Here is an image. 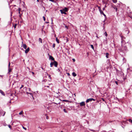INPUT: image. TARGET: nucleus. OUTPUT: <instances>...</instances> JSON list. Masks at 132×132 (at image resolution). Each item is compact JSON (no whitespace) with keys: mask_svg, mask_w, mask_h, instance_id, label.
<instances>
[{"mask_svg":"<svg viewBox=\"0 0 132 132\" xmlns=\"http://www.w3.org/2000/svg\"><path fill=\"white\" fill-rule=\"evenodd\" d=\"M45 115L46 116V119H48V117L47 116L46 114H45Z\"/></svg>","mask_w":132,"mask_h":132,"instance_id":"c756f323","label":"nucleus"},{"mask_svg":"<svg viewBox=\"0 0 132 132\" xmlns=\"http://www.w3.org/2000/svg\"><path fill=\"white\" fill-rule=\"evenodd\" d=\"M125 32L126 33H129V31L127 27L125 26Z\"/></svg>","mask_w":132,"mask_h":132,"instance_id":"20e7f679","label":"nucleus"},{"mask_svg":"<svg viewBox=\"0 0 132 132\" xmlns=\"http://www.w3.org/2000/svg\"><path fill=\"white\" fill-rule=\"evenodd\" d=\"M112 7H113L114 9L116 11H117V8L116 7V6H112Z\"/></svg>","mask_w":132,"mask_h":132,"instance_id":"9b49d317","label":"nucleus"},{"mask_svg":"<svg viewBox=\"0 0 132 132\" xmlns=\"http://www.w3.org/2000/svg\"><path fill=\"white\" fill-rule=\"evenodd\" d=\"M54 64L53 62H51L50 63V65L51 67H52Z\"/></svg>","mask_w":132,"mask_h":132,"instance_id":"f3484780","label":"nucleus"},{"mask_svg":"<svg viewBox=\"0 0 132 132\" xmlns=\"http://www.w3.org/2000/svg\"><path fill=\"white\" fill-rule=\"evenodd\" d=\"M5 112H4V114H3V116H4V115H5Z\"/></svg>","mask_w":132,"mask_h":132,"instance_id":"37998d69","label":"nucleus"},{"mask_svg":"<svg viewBox=\"0 0 132 132\" xmlns=\"http://www.w3.org/2000/svg\"><path fill=\"white\" fill-rule=\"evenodd\" d=\"M10 129H12V127L10 125H8Z\"/></svg>","mask_w":132,"mask_h":132,"instance_id":"412c9836","label":"nucleus"},{"mask_svg":"<svg viewBox=\"0 0 132 132\" xmlns=\"http://www.w3.org/2000/svg\"><path fill=\"white\" fill-rule=\"evenodd\" d=\"M49 77L51 79V75H48Z\"/></svg>","mask_w":132,"mask_h":132,"instance_id":"79ce46f5","label":"nucleus"},{"mask_svg":"<svg viewBox=\"0 0 132 132\" xmlns=\"http://www.w3.org/2000/svg\"><path fill=\"white\" fill-rule=\"evenodd\" d=\"M68 75H69V73H68Z\"/></svg>","mask_w":132,"mask_h":132,"instance_id":"338daca9","label":"nucleus"},{"mask_svg":"<svg viewBox=\"0 0 132 132\" xmlns=\"http://www.w3.org/2000/svg\"><path fill=\"white\" fill-rule=\"evenodd\" d=\"M63 101L66 102H69V101L65 100H63Z\"/></svg>","mask_w":132,"mask_h":132,"instance_id":"a878e982","label":"nucleus"},{"mask_svg":"<svg viewBox=\"0 0 132 132\" xmlns=\"http://www.w3.org/2000/svg\"><path fill=\"white\" fill-rule=\"evenodd\" d=\"M102 100H103V101H104V98H102Z\"/></svg>","mask_w":132,"mask_h":132,"instance_id":"a18cd8bd","label":"nucleus"},{"mask_svg":"<svg viewBox=\"0 0 132 132\" xmlns=\"http://www.w3.org/2000/svg\"><path fill=\"white\" fill-rule=\"evenodd\" d=\"M80 106H85V103L84 102H82L80 103Z\"/></svg>","mask_w":132,"mask_h":132,"instance_id":"7ed1b4c3","label":"nucleus"},{"mask_svg":"<svg viewBox=\"0 0 132 132\" xmlns=\"http://www.w3.org/2000/svg\"><path fill=\"white\" fill-rule=\"evenodd\" d=\"M60 11L62 14H66V12L63 11V10H60Z\"/></svg>","mask_w":132,"mask_h":132,"instance_id":"6e6552de","label":"nucleus"},{"mask_svg":"<svg viewBox=\"0 0 132 132\" xmlns=\"http://www.w3.org/2000/svg\"><path fill=\"white\" fill-rule=\"evenodd\" d=\"M0 93L3 95H5V94L4 92L1 90H0Z\"/></svg>","mask_w":132,"mask_h":132,"instance_id":"ddd939ff","label":"nucleus"},{"mask_svg":"<svg viewBox=\"0 0 132 132\" xmlns=\"http://www.w3.org/2000/svg\"><path fill=\"white\" fill-rule=\"evenodd\" d=\"M72 75L74 77H75L76 76V74L75 72H73L72 73Z\"/></svg>","mask_w":132,"mask_h":132,"instance_id":"2eb2a0df","label":"nucleus"},{"mask_svg":"<svg viewBox=\"0 0 132 132\" xmlns=\"http://www.w3.org/2000/svg\"><path fill=\"white\" fill-rule=\"evenodd\" d=\"M123 42V41H122H122H121V43H122V42Z\"/></svg>","mask_w":132,"mask_h":132,"instance_id":"e2e57ef3","label":"nucleus"},{"mask_svg":"<svg viewBox=\"0 0 132 132\" xmlns=\"http://www.w3.org/2000/svg\"><path fill=\"white\" fill-rule=\"evenodd\" d=\"M53 62H54V64L53 65H54V66L55 67H57V65H58L57 62L55 61H54Z\"/></svg>","mask_w":132,"mask_h":132,"instance_id":"39448f33","label":"nucleus"},{"mask_svg":"<svg viewBox=\"0 0 132 132\" xmlns=\"http://www.w3.org/2000/svg\"><path fill=\"white\" fill-rule=\"evenodd\" d=\"M47 109H49V108H48H48H47Z\"/></svg>","mask_w":132,"mask_h":132,"instance_id":"4d7b16f0","label":"nucleus"},{"mask_svg":"<svg viewBox=\"0 0 132 132\" xmlns=\"http://www.w3.org/2000/svg\"><path fill=\"white\" fill-rule=\"evenodd\" d=\"M96 37L98 38V37H97V36H96Z\"/></svg>","mask_w":132,"mask_h":132,"instance_id":"69168bd1","label":"nucleus"},{"mask_svg":"<svg viewBox=\"0 0 132 132\" xmlns=\"http://www.w3.org/2000/svg\"><path fill=\"white\" fill-rule=\"evenodd\" d=\"M23 113V111H22L21 112H20L19 113V115H21L22 114V113Z\"/></svg>","mask_w":132,"mask_h":132,"instance_id":"b1692460","label":"nucleus"},{"mask_svg":"<svg viewBox=\"0 0 132 132\" xmlns=\"http://www.w3.org/2000/svg\"><path fill=\"white\" fill-rule=\"evenodd\" d=\"M49 59H51L52 61H54V58L52 57V56H49Z\"/></svg>","mask_w":132,"mask_h":132,"instance_id":"423d86ee","label":"nucleus"},{"mask_svg":"<svg viewBox=\"0 0 132 132\" xmlns=\"http://www.w3.org/2000/svg\"><path fill=\"white\" fill-rule=\"evenodd\" d=\"M106 57L107 58H108V56L109 55V53H106Z\"/></svg>","mask_w":132,"mask_h":132,"instance_id":"a211bd4d","label":"nucleus"},{"mask_svg":"<svg viewBox=\"0 0 132 132\" xmlns=\"http://www.w3.org/2000/svg\"><path fill=\"white\" fill-rule=\"evenodd\" d=\"M27 94H30V95H31L32 96V97H33V96L32 95V94L31 93H29V92H27Z\"/></svg>","mask_w":132,"mask_h":132,"instance_id":"5701e85b","label":"nucleus"},{"mask_svg":"<svg viewBox=\"0 0 132 132\" xmlns=\"http://www.w3.org/2000/svg\"><path fill=\"white\" fill-rule=\"evenodd\" d=\"M39 42H40L41 43H42V39L40 38H39Z\"/></svg>","mask_w":132,"mask_h":132,"instance_id":"aec40b11","label":"nucleus"},{"mask_svg":"<svg viewBox=\"0 0 132 132\" xmlns=\"http://www.w3.org/2000/svg\"><path fill=\"white\" fill-rule=\"evenodd\" d=\"M48 55H49V56H50V54H48Z\"/></svg>","mask_w":132,"mask_h":132,"instance_id":"680f3d73","label":"nucleus"},{"mask_svg":"<svg viewBox=\"0 0 132 132\" xmlns=\"http://www.w3.org/2000/svg\"><path fill=\"white\" fill-rule=\"evenodd\" d=\"M55 44H54V43L53 44V48H54V47H55Z\"/></svg>","mask_w":132,"mask_h":132,"instance_id":"bb28decb","label":"nucleus"},{"mask_svg":"<svg viewBox=\"0 0 132 132\" xmlns=\"http://www.w3.org/2000/svg\"><path fill=\"white\" fill-rule=\"evenodd\" d=\"M17 25V24H15L14 25L13 24V27H14V29L16 28Z\"/></svg>","mask_w":132,"mask_h":132,"instance_id":"4468645a","label":"nucleus"},{"mask_svg":"<svg viewBox=\"0 0 132 132\" xmlns=\"http://www.w3.org/2000/svg\"><path fill=\"white\" fill-rule=\"evenodd\" d=\"M23 48L25 49H26L27 48V46L26 44H23L22 46Z\"/></svg>","mask_w":132,"mask_h":132,"instance_id":"9d476101","label":"nucleus"},{"mask_svg":"<svg viewBox=\"0 0 132 132\" xmlns=\"http://www.w3.org/2000/svg\"><path fill=\"white\" fill-rule=\"evenodd\" d=\"M3 76H1L0 75V77H1L2 78V77H3Z\"/></svg>","mask_w":132,"mask_h":132,"instance_id":"de8ad7c7","label":"nucleus"},{"mask_svg":"<svg viewBox=\"0 0 132 132\" xmlns=\"http://www.w3.org/2000/svg\"><path fill=\"white\" fill-rule=\"evenodd\" d=\"M63 111L65 113H67V111H66V110L65 109H63Z\"/></svg>","mask_w":132,"mask_h":132,"instance_id":"c85d7f7f","label":"nucleus"},{"mask_svg":"<svg viewBox=\"0 0 132 132\" xmlns=\"http://www.w3.org/2000/svg\"><path fill=\"white\" fill-rule=\"evenodd\" d=\"M12 70V68H9L8 72V74H10V72Z\"/></svg>","mask_w":132,"mask_h":132,"instance_id":"f8f14e48","label":"nucleus"},{"mask_svg":"<svg viewBox=\"0 0 132 132\" xmlns=\"http://www.w3.org/2000/svg\"><path fill=\"white\" fill-rule=\"evenodd\" d=\"M72 60H73V61L74 62H75V59H72Z\"/></svg>","mask_w":132,"mask_h":132,"instance_id":"58836bf2","label":"nucleus"},{"mask_svg":"<svg viewBox=\"0 0 132 132\" xmlns=\"http://www.w3.org/2000/svg\"><path fill=\"white\" fill-rule=\"evenodd\" d=\"M37 1L38 2H39V0H37Z\"/></svg>","mask_w":132,"mask_h":132,"instance_id":"3c124183","label":"nucleus"},{"mask_svg":"<svg viewBox=\"0 0 132 132\" xmlns=\"http://www.w3.org/2000/svg\"><path fill=\"white\" fill-rule=\"evenodd\" d=\"M21 16V15L20 14V15H19V16L20 17Z\"/></svg>","mask_w":132,"mask_h":132,"instance_id":"6e6d98bb","label":"nucleus"},{"mask_svg":"<svg viewBox=\"0 0 132 132\" xmlns=\"http://www.w3.org/2000/svg\"><path fill=\"white\" fill-rule=\"evenodd\" d=\"M99 10L101 14H103L105 17L106 16V15L101 10L100 8L99 9Z\"/></svg>","mask_w":132,"mask_h":132,"instance_id":"f03ea898","label":"nucleus"},{"mask_svg":"<svg viewBox=\"0 0 132 132\" xmlns=\"http://www.w3.org/2000/svg\"><path fill=\"white\" fill-rule=\"evenodd\" d=\"M50 0V1H51V2H54V0Z\"/></svg>","mask_w":132,"mask_h":132,"instance_id":"f704fd0d","label":"nucleus"},{"mask_svg":"<svg viewBox=\"0 0 132 132\" xmlns=\"http://www.w3.org/2000/svg\"><path fill=\"white\" fill-rule=\"evenodd\" d=\"M90 130L91 131H93V130Z\"/></svg>","mask_w":132,"mask_h":132,"instance_id":"13d9d810","label":"nucleus"},{"mask_svg":"<svg viewBox=\"0 0 132 132\" xmlns=\"http://www.w3.org/2000/svg\"><path fill=\"white\" fill-rule=\"evenodd\" d=\"M24 86L23 85H22V86H21V87L20 88V89H21L22 87H23Z\"/></svg>","mask_w":132,"mask_h":132,"instance_id":"a19ab883","label":"nucleus"},{"mask_svg":"<svg viewBox=\"0 0 132 132\" xmlns=\"http://www.w3.org/2000/svg\"><path fill=\"white\" fill-rule=\"evenodd\" d=\"M11 101H10V102H9V103H11Z\"/></svg>","mask_w":132,"mask_h":132,"instance_id":"0e129e2a","label":"nucleus"},{"mask_svg":"<svg viewBox=\"0 0 132 132\" xmlns=\"http://www.w3.org/2000/svg\"><path fill=\"white\" fill-rule=\"evenodd\" d=\"M43 19L44 20V21H45V17L44 16H43Z\"/></svg>","mask_w":132,"mask_h":132,"instance_id":"473e14b6","label":"nucleus"},{"mask_svg":"<svg viewBox=\"0 0 132 132\" xmlns=\"http://www.w3.org/2000/svg\"><path fill=\"white\" fill-rule=\"evenodd\" d=\"M56 40L58 43H59V40L57 38V37L56 38Z\"/></svg>","mask_w":132,"mask_h":132,"instance_id":"dca6fc26","label":"nucleus"},{"mask_svg":"<svg viewBox=\"0 0 132 132\" xmlns=\"http://www.w3.org/2000/svg\"><path fill=\"white\" fill-rule=\"evenodd\" d=\"M29 51V48L28 47L27 49L25 51V52L26 53H27Z\"/></svg>","mask_w":132,"mask_h":132,"instance_id":"0eeeda50","label":"nucleus"},{"mask_svg":"<svg viewBox=\"0 0 132 132\" xmlns=\"http://www.w3.org/2000/svg\"><path fill=\"white\" fill-rule=\"evenodd\" d=\"M90 46H91V48L94 50V46H93V45H90Z\"/></svg>","mask_w":132,"mask_h":132,"instance_id":"393cba45","label":"nucleus"},{"mask_svg":"<svg viewBox=\"0 0 132 132\" xmlns=\"http://www.w3.org/2000/svg\"><path fill=\"white\" fill-rule=\"evenodd\" d=\"M112 1L114 3H116L117 2V0H112Z\"/></svg>","mask_w":132,"mask_h":132,"instance_id":"4be33fe9","label":"nucleus"},{"mask_svg":"<svg viewBox=\"0 0 132 132\" xmlns=\"http://www.w3.org/2000/svg\"><path fill=\"white\" fill-rule=\"evenodd\" d=\"M50 85V84H49L48 85H44V88H45L46 87H49V85Z\"/></svg>","mask_w":132,"mask_h":132,"instance_id":"6ab92c4d","label":"nucleus"},{"mask_svg":"<svg viewBox=\"0 0 132 132\" xmlns=\"http://www.w3.org/2000/svg\"><path fill=\"white\" fill-rule=\"evenodd\" d=\"M105 35L107 37L108 35L107 34H105Z\"/></svg>","mask_w":132,"mask_h":132,"instance_id":"4c0bfd02","label":"nucleus"},{"mask_svg":"<svg viewBox=\"0 0 132 132\" xmlns=\"http://www.w3.org/2000/svg\"><path fill=\"white\" fill-rule=\"evenodd\" d=\"M45 22L47 23H48V22Z\"/></svg>","mask_w":132,"mask_h":132,"instance_id":"49530a36","label":"nucleus"},{"mask_svg":"<svg viewBox=\"0 0 132 132\" xmlns=\"http://www.w3.org/2000/svg\"><path fill=\"white\" fill-rule=\"evenodd\" d=\"M63 11L65 12H67L68 11V9L67 7H65L64 9H62Z\"/></svg>","mask_w":132,"mask_h":132,"instance_id":"1a4fd4ad","label":"nucleus"},{"mask_svg":"<svg viewBox=\"0 0 132 132\" xmlns=\"http://www.w3.org/2000/svg\"><path fill=\"white\" fill-rule=\"evenodd\" d=\"M61 132H63L62 131H61Z\"/></svg>","mask_w":132,"mask_h":132,"instance_id":"774afa93","label":"nucleus"},{"mask_svg":"<svg viewBox=\"0 0 132 132\" xmlns=\"http://www.w3.org/2000/svg\"><path fill=\"white\" fill-rule=\"evenodd\" d=\"M106 7V5H105L104 7H105V8Z\"/></svg>","mask_w":132,"mask_h":132,"instance_id":"603ef678","label":"nucleus"},{"mask_svg":"<svg viewBox=\"0 0 132 132\" xmlns=\"http://www.w3.org/2000/svg\"><path fill=\"white\" fill-rule=\"evenodd\" d=\"M92 100H93L94 101H95V100L93 98H90L87 99L86 101V103L89 102L91 101Z\"/></svg>","mask_w":132,"mask_h":132,"instance_id":"f257e3e1","label":"nucleus"},{"mask_svg":"<svg viewBox=\"0 0 132 132\" xmlns=\"http://www.w3.org/2000/svg\"><path fill=\"white\" fill-rule=\"evenodd\" d=\"M58 70H59V71H60V70H59V69Z\"/></svg>","mask_w":132,"mask_h":132,"instance_id":"bf43d9fd","label":"nucleus"},{"mask_svg":"<svg viewBox=\"0 0 132 132\" xmlns=\"http://www.w3.org/2000/svg\"><path fill=\"white\" fill-rule=\"evenodd\" d=\"M3 125L4 126H6L7 125L6 123H3Z\"/></svg>","mask_w":132,"mask_h":132,"instance_id":"cd10ccee","label":"nucleus"},{"mask_svg":"<svg viewBox=\"0 0 132 132\" xmlns=\"http://www.w3.org/2000/svg\"><path fill=\"white\" fill-rule=\"evenodd\" d=\"M131 120L130 119H129V121H130V122H131Z\"/></svg>","mask_w":132,"mask_h":132,"instance_id":"8fccbe9b","label":"nucleus"},{"mask_svg":"<svg viewBox=\"0 0 132 132\" xmlns=\"http://www.w3.org/2000/svg\"><path fill=\"white\" fill-rule=\"evenodd\" d=\"M87 56H88L89 55V54H88V53H87Z\"/></svg>","mask_w":132,"mask_h":132,"instance_id":"09e8293b","label":"nucleus"},{"mask_svg":"<svg viewBox=\"0 0 132 132\" xmlns=\"http://www.w3.org/2000/svg\"><path fill=\"white\" fill-rule=\"evenodd\" d=\"M56 35L55 34V37H56Z\"/></svg>","mask_w":132,"mask_h":132,"instance_id":"052dcab7","label":"nucleus"},{"mask_svg":"<svg viewBox=\"0 0 132 132\" xmlns=\"http://www.w3.org/2000/svg\"><path fill=\"white\" fill-rule=\"evenodd\" d=\"M12 94H11V96H12Z\"/></svg>","mask_w":132,"mask_h":132,"instance_id":"5fc2aeb1","label":"nucleus"},{"mask_svg":"<svg viewBox=\"0 0 132 132\" xmlns=\"http://www.w3.org/2000/svg\"><path fill=\"white\" fill-rule=\"evenodd\" d=\"M115 82L116 83V84H117V85H118V82L117 81H115Z\"/></svg>","mask_w":132,"mask_h":132,"instance_id":"c9c22d12","label":"nucleus"},{"mask_svg":"<svg viewBox=\"0 0 132 132\" xmlns=\"http://www.w3.org/2000/svg\"><path fill=\"white\" fill-rule=\"evenodd\" d=\"M22 126V128H23V129H25V130H26L27 129H26V128L24 127H23V126Z\"/></svg>","mask_w":132,"mask_h":132,"instance_id":"7c9ffc66","label":"nucleus"},{"mask_svg":"<svg viewBox=\"0 0 132 132\" xmlns=\"http://www.w3.org/2000/svg\"><path fill=\"white\" fill-rule=\"evenodd\" d=\"M105 10V7H103V10L104 11Z\"/></svg>","mask_w":132,"mask_h":132,"instance_id":"ea45409f","label":"nucleus"},{"mask_svg":"<svg viewBox=\"0 0 132 132\" xmlns=\"http://www.w3.org/2000/svg\"><path fill=\"white\" fill-rule=\"evenodd\" d=\"M32 73L33 75H34V72H32Z\"/></svg>","mask_w":132,"mask_h":132,"instance_id":"c03bdc74","label":"nucleus"},{"mask_svg":"<svg viewBox=\"0 0 132 132\" xmlns=\"http://www.w3.org/2000/svg\"><path fill=\"white\" fill-rule=\"evenodd\" d=\"M18 11L19 12H20L21 11V9L20 8H19L18 9Z\"/></svg>","mask_w":132,"mask_h":132,"instance_id":"e433bc0d","label":"nucleus"},{"mask_svg":"<svg viewBox=\"0 0 132 132\" xmlns=\"http://www.w3.org/2000/svg\"><path fill=\"white\" fill-rule=\"evenodd\" d=\"M19 14H20V12L19 11Z\"/></svg>","mask_w":132,"mask_h":132,"instance_id":"864d4df0","label":"nucleus"},{"mask_svg":"<svg viewBox=\"0 0 132 132\" xmlns=\"http://www.w3.org/2000/svg\"><path fill=\"white\" fill-rule=\"evenodd\" d=\"M65 27L67 29L68 28V27L67 26H66L65 25Z\"/></svg>","mask_w":132,"mask_h":132,"instance_id":"72a5a7b5","label":"nucleus"},{"mask_svg":"<svg viewBox=\"0 0 132 132\" xmlns=\"http://www.w3.org/2000/svg\"><path fill=\"white\" fill-rule=\"evenodd\" d=\"M10 62H9V65H8V67H9V68H10Z\"/></svg>","mask_w":132,"mask_h":132,"instance_id":"2f4dec72","label":"nucleus"}]
</instances>
